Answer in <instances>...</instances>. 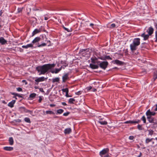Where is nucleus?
<instances>
[{"mask_svg":"<svg viewBox=\"0 0 157 157\" xmlns=\"http://www.w3.org/2000/svg\"><path fill=\"white\" fill-rule=\"evenodd\" d=\"M46 113L47 114H54V113L52 111H46Z\"/></svg>","mask_w":157,"mask_h":157,"instance_id":"obj_40","label":"nucleus"},{"mask_svg":"<svg viewBox=\"0 0 157 157\" xmlns=\"http://www.w3.org/2000/svg\"><path fill=\"white\" fill-rule=\"evenodd\" d=\"M69 114V113L68 112H67L66 113H64L63 114V115L64 116H67Z\"/></svg>","mask_w":157,"mask_h":157,"instance_id":"obj_46","label":"nucleus"},{"mask_svg":"<svg viewBox=\"0 0 157 157\" xmlns=\"http://www.w3.org/2000/svg\"><path fill=\"white\" fill-rule=\"evenodd\" d=\"M9 142L10 145H12L13 144V138L12 137H10L9 138Z\"/></svg>","mask_w":157,"mask_h":157,"instance_id":"obj_24","label":"nucleus"},{"mask_svg":"<svg viewBox=\"0 0 157 157\" xmlns=\"http://www.w3.org/2000/svg\"><path fill=\"white\" fill-rule=\"evenodd\" d=\"M64 111L63 110L61 109H58L57 111V114H61Z\"/></svg>","mask_w":157,"mask_h":157,"instance_id":"obj_27","label":"nucleus"},{"mask_svg":"<svg viewBox=\"0 0 157 157\" xmlns=\"http://www.w3.org/2000/svg\"><path fill=\"white\" fill-rule=\"evenodd\" d=\"M71 130L70 128H68L65 129L64 131V132L65 134H69L71 132Z\"/></svg>","mask_w":157,"mask_h":157,"instance_id":"obj_19","label":"nucleus"},{"mask_svg":"<svg viewBox=\"0 0 157 157\" xmlns=\"http://www.w3.org/2000/svg\"><path fill=\"white\" fill-rule=\"evenodd\" d=\"M153 78L154 80H155L157 78V69L154 72V75Z\"/></svg>","mask_w":157,"mask_h":157,"instance_id":"obj_23","label":"nucleus"},{"mask_svg":"<svg viewBox=\"0 0 157 157\" xmlns=\"http://www.w3.org/2000/svg\"><path fill=\"white\" fill-rule=\"evenodd\" d=\"M154 25L155 26V27L156 28V29H157V24L156 23H154Z\"/></svg>","mask_w":157,"mask_h":157,"instance_id":"obj_57","label":"nucleus"},{"mask_svg":"<svg viewBox=\"0 0 157 157\" xmlns=\"http://www.w3.org/2000/svg\"><path fill=\"white\" fill-rule=\"evenodd\" d=\"M153 139V138H151L150 139L148 138H147L145 140V143L146 144H147L149 142H150Z\"/></svg>","mask_w":157,"mask_h":157,"instance_id":"obj_30","label":"nucleus"},{"mask_svg":"<svg viewBox=\"0 0 157 157\" xmlns=\"http://www.w3.org/2000/svg\"><path fill=\"white\" fill-rule=\"evenodd\" d=\"M81 94V91H78V92H76L75 93V94L77 95H79Z\"/></svg>","mask_w":157,"mask_h":157,"instance_id":"obj_43","label":"nucleus"},{"mask_svg":"<svg viewBox=\"0 0 157 157\" xmlns=\"http://www.w3.org/2000/svg\"><path fill=\"white\" fill-rule=\"evenodd\" d=\"M36 96V94L35 93L31 94L29 95V97L30 98H33Z\"/></svg>","mask_w":157,"mask_h":157,"instance_id":"obj_37","label":"nucleus"},{"mask_svg":"<svg viewBox=\"0 0 157 157\" xmlns=\"http://www.w3.org/2000/svg\"><path fill=\"white\" fill-rule=\"evenodd\" d=\"M15 95L16 96H18V97H21V96H20V95H19V94H15Z\"/></svg>","mask_w":157,"mask_h":157,"instance_id":"obj_58","label":"nucleus"},{"mask_svg":"<svg viewBox=\"0 0 157 157\" xmlns=\"http://www.w3.org/2000/svg\"><path fill=\"white\" fill-rule=\"evenodd\" d=\"M156 114V113L154 112H151L150 109L147 111L146 113V115H150V116H154Z\"/></svg>","mask_w":157,"mask_h":157,"instance_id":"obj_11","label":"nucleus"},{"mask_svg":"<svg viewBox=\"0 0 157 157\" xmlns=\"http://www.w3.org/2000/svg\"><path fill=\"white\" fill-rule=\"evenodd\" d=\"M141 36L143 38V40H147L149 38V35L148 34H146L145 33H144L141 35Z\"/></svg>","mask_w":157,"mask_h":157,"instance_id":"obj_12","label":"nucleus"},{"mask_svg":"<svg viewBox=\"0 0 157 157\" xmlns=\"http://www.w3.org/2000/svg\"><path fill=\"white\" fill-rule=\"evenodd\" d=\"M147 116V118L148 120L150 118L152 117H151V116L150 115H146Z\"/></svg>","mask_w":157,"mask_h":157,"instance_id":"obj_50","label":"nucleus"},{"mask_svg":"<svg viewBox=\"0 0 157 157\" xmlns=\"http://www.w3.org/2000/svg\"><path fill=\"white\" fill-rule=\"evenodd\" d=\"M17 91L19 92L21 91L22 90V89L20 87L17 88Z\"/></svg>","mask_w":157,"mask_h":157,"instance_id":"obj_45","label":"nucleus"},{"mask_svg":"<svg viewBox=\"0 0 157 157\" xmlns=\"http://www.w3.org/2000/svg\"><path fill=\"white\" fill-rule=\"evenodd\" d=\"M49 18V17L48 16H44V19L45 20H47Z\"/></svg>","mask_w":157,"mask_h":157,"instance_id":"obj_47","label":"nucleus"},{"mask_svg":"<svg viewBox=\"0 0 157 157\" xmlns=\"http://www.w3.org/2000/svg\"><path fill=\"white\" fill-rule=\"evenodd\" d=\"M50 106L51 107H52L54 106H55V105H53V104H50Z\"/></svg>","mask_w":157,"mask_h":157,"instance_id":"obj_61","label":"nucleus"},{"mask_svg":"<svg viewBox=\"0 0 157 157\" xmlns=\"http://www.w3.org/2000/svg\"><path fill=\"white\" fill-rule=\"evenodd\" d=\"M67 66V64L65 63V65L61 66L59 68H55V69H53V68H52L50 70V72L52 73L57 74L62 69V68L64 69L66 66Z\"/></svg>","mask_w":157,"mask_h":157,"instance_id":"obj_3","label":"nucleus"},{"mask_svg":"<svg viewBox=\"0 0 157 157\" xmlns=\"http://www.w3.org/2000/svg\"><path fill=\"white\" fill-rule=\"evenodd\" d=\"M134 137L133 136H130L129 137V139L130 140H132L134 139Z\"/></svg>","mask_w":157,"mask_h":157,"instance_id":"obj_48","label":"nucleus"},{"mask_svg":"<svg viewBox=\"0 0 157 157\" xmlns=\"http://www.w3.org/2000/svg\"><path fill=\"white\" fill-rule=\"evenodd\" d=\"M15 102L16 101L15 100H12L8 104V105L11 108H12L13 107L15 103Z\"/></svg>","mask_w":157,"mask_h":157,"instance_id":"obj_16","label":"nucleus"},{"mask_svg":"<svg viewBox=\"0 0 157 157\" xmlns=\"http://www.w3.org/2000/svg\"><path fill=\"white\" fill-rule=\"evenodd\" d=\"M153 29L151 27H150L149 28L148 30L147 31V32L148 33V34L150 36L153 33Z\"/></svg>","mask_w":157,"mask_h":157,"instance_id":"obj_13","label":"nucleus"},{"mask_svg":"<svg viewBox=\"0 0 157 157\" xmlns=\"http://www.w3.org/2000/svg\"><path fill=\"white\" fill-rule=\"evenodd\" d=\"M109 151L108 148L104 149L100 152V155L101 157H107L108 155Z\"/></svg>","mask_w":157,"mask_h":157,"instance_id":"obj_4","label":"nucleus"},{"mask_svg":"<svg viewBox=\"0 0 157 157\" xmlns=\"http://www.w3.org/2000/svg\"><path fill=\"white\" fill-rule=\"evenodd\" d=\"M137 128L139 130H142L143 129L142 125L138 124L137 126Z\"/></svg>","mask_w":157,"mask_h":157,"instance_id":"obj_39","label":"nucleus"},{"mask_svg":"<svg viewBox=\"0 0 157 157\" xmlns=\"http://www.w3.org/2000/svg\"><path fill=\"white\" fill-rule=\"evenodd\" d=\"M155 108L154 109L155 111H157V104L155 105Z\"/></svg>","mask_w":157,"mask_h":157,"instance_id":"obj_55","label":"nucleus"},{"mask_svg":"<svg viewBox=\"0 0 157 157\" xmlns=\"http://www.w3.org/2000/svg\"><path fill=\"white\" fill-rule=\"evenodd\" d=\"M34 88L36 89H39V87L37 86H35L34 87Z\"/></svg>","mask_w":157,"mask_h":157,"instance_id":"obj_60","label":"nucleus"},{"mask_svg":"<svg viewBox=\"0 0 157 157\" xmlns=\"http://www.w3.org/2000/svg\"><path fill=\"white\" fill-rule=\"evenodd\" d=\"M101 59L102 60H105L106 59L112 60V59L109 56H106L104 57H101Z\"/></svg>","mask_w":157,"mask_h":157,"instance_id":"obj_20","label":"nucleus"},{"mask_svg":"<svg viewBox=\"0 0 157 157\" xmlns=\"http://www.w3.org/2000/svg\"><path fill=\"white\" fill-rule=\"evenodd\" d=\"M62 105H67L66 103L65 102H63L62 103Z\"/></svg>","mask_w":157,"mask_h":157,"instance_id":"obj_56","label":"nucleus"},{"mask_svg":"<svg viewBox=\"0 0 157 157\" xmlns=\"http://www.w3.org/2000/svg\"><path fill=\"white\" fill-rule=\"evenodd\" d=\"M98 122L101 125H106L107 124V121H102L100 119Z\"/></svg>","mask_w":157,"mask_h":157,"instance_id":"obj_22","label":"nucleus"},{"mask_svg":"<svg viewBox=\"0 0 157 157\" xmlns=\"http://www.w3.org/2000/svg\"><path fill=\"white\" fill-rule=\"evenodd\" d=\"M41 38L39 37H37L34 38V39L32 41V44H35L38 43L40 41Z\"/></svg>","mask_w":157,"mask_h":157,"instance_id":"obj_10","label":"nucleus"},{"mask_svg":"<svg viewBox=\"0 0 157 157\" xmlns=\"http://www.w3.org/2000/svg\"><path fill=\"white\" fill-rule=\"evenodd\" d=\"M140 121L138 120L137 121H134V123H139Z\"/></svg>","mask_w":157,"mask_h":157,"instance_id":"obj_53","label":"nucleus"},{"mask_svg":"<svg viewBox=\"0 0 157 157\" xmlns=\"http://www.w3.org/2000/svg\"><path fill=\"white\" fill-rule=\"evenodd\" d=\"M22 10V8H18L17 9V12L18 13H20L21 12Z\"/></svg>","mask_w":157,"mask_h":157,"instance_id":"obj_42","label":"nucleus"},{"mask_svg":"<svg viewBox=\"0 0 157 157\" xmlns=\"http://www.w3.org/2000/svg\"><path fill=\"white\" fill-rule=\"evenodd\" d=\"M149 133L148 135L151 136L153 133V130H148Z\"/></svg>","mask_w":157,"mask_h":157,"instance_id":"obj_41","label":"nucleus"},{"mask_svg":"<svg viewBox=\"0 0 157 157\" xmlns=\"http://www.w3.org/2000/svg\"><path fill=\"white\" fill-rule=\"evenodd\" d=\"M155 38L157 37V34L155 35Z\"/></svg>","mask_w":157,"mask_h":157,"instance_id":"obj_64","label":"nucleus"},{"mask_svg":"<svg viewBox=\"0 0 157 157\" xmlns=\"http://www.w3.org/2000/svg\"><path fill=\"white\" fill-rule=\"evenodd\" d=\"M19 110L21 113H29L30 111L27 109L25 107H21L19 108Z\"/></svg>","mask_w":157,"mask_h":157,"instance_id":"obj_7","label":"nucleus"},{"mask_svg":"<svg viewBox=\"0 0 157 157\" xmlns=\"http://www.w3.org/2000/svg\"><path fill=\"white\" fill-rule=\"evenodd\" d=\"M108 65V63L107 61H102L99 64V67L105 70Z\"/></svg>","mask_w":157,"mask_h":157,"instance_id":"obj_5","label":"nucleus"},{"mask_svg":"<svg viewBox=\"0 0 157 157\" xmlns=\"http://www.w3.org/2000/svg\"><path fill=\"white\" fill-rule=\"evenodd\" d=\"M59 78H56L52 79V82L54 83L55 82H58L59 81Z\"/></svg>","mask_w":157,"mask_h":157,"instance_id":"obj_28","label":"nucleus"},{"mask_svg":"<svg viewBox=\"0 0 157 157\" xmlns=\"http://www.w3.org/2000/svg\"><path fill=\"white\" fill-rule=\"evenodd\" d=\"M128 123L130 124H133L134 123V121H128Z\"/></svg>","mask_w":157,"mask_h":157,"instance_id":"obj_49","label":"nucleus"},{"mask_svg":"<svg viewBox=\"0 0 157 157\" xmlns=\"http://www.w3.org/2000/svg\"><path fill=\"white\" fill-rule=\"evenodd\" d=\"M149 122L150 123H153L154 121V118L152 117L148 120Z\"/></svg>","mask_w":157,"mask_h":157,"instance_id":"obj_32","label":"nucleus"},{"mask_svg":"<svg viewBox=\"0 0 157 157\" xmlns=\"http://www.w3.org/2000/svg\"><path fill=\"white\" fill-rule=\"evenodd\" d=\"M75 100L73 98H70L68 102L70 104H73L74 102L75 101Z\"/></svg>","mask_w":157,"mask_h":157,"instance_id":"obj_26","label":"nucleus"},{"mask_svg":"<svg viewBox=\"0 0 157 157\" xmlns=\"http://www.w3.org/2000/svg\"><path fill=\"white\" fill-rule=\"evenodd\" d=\"M97 59L96 58H91V62L93 63H95V60Z\"/></svg>","mask_w":157,"mask_h":157,"instance_id":"obj_36","label":"nucleus"},{"mask_svg":"<svg viewBox=\"0 0 157 157\" xmlns=\"http://www.w3.org/2000/svg\"><path fill=\"white\" fill-rule=\"evenodd\" d=\"M112 63L113 64H116L119 65H122L124 64L123 62L120 61L117 59H116L115 60H113L112 61Z\"/></svg>","mask_w":157,"mask_h":157,"instance_id":"obj_8","label":"nucleus"},{"mask_svg":"<svg viewBox=\"0 0 157 157\" xmlns=\"http://www.w3.org/2000/svg\"><path fill=\"white\" fill-rule=\"evenodd\" d=\"M24 121L25 122L28 123H30L31 121H30V119L29 118V117H25L24 119Z\"/></svg>","mask_w":157,"mask_h":157,"instance_id":"obj_31","label":"nucleus"},{"mask_svg":"<svg viewBox=\"0 0 157 157\" xmlns=\"http://www.w3.org/2000/svg\"><path fill=\"white\" fill-rule=\"evenodd\" d=\"M55 66V64H47L42 66H39L36 68V70L39 73V75H44L48 71L50 72V70L52 68H53Z\"/></svg>","mask_w":157,"mask_h":157,"instance_id":"obj_1","label":"nucleus"},{"mask_svg":"<svg viewBox=\"0 0 157 157\" xmlns=\"http://www.w3.org/2000/svg\"><path fill=\"white\" fill-rule=\"evenodd\" d=\"M62 90L63 92H65L66 94L67 93H68L69 92V90L67 88H65V89H62Z\"/></svg>","mask_w":157,"mask_h":157,"instance_id":"obj_29","label":"nucleus"},{"mask_svg":"<svg viewBox=\"0 0 157 157\" xmlns=\"http://www.w3.org/2000/svg\"><path fill=\"white\" fill-rule=\"evenodd\" d=\"M90 67L93 69H98L99 66L98 65H95L93 64L90 63Z\"/></svg>","mask_w":157,"mask_h":157,"instance_id":"obj_18","label":"nucleus"},{"mask_svg":"<svg viewBox=\"0 0 157 157\" xmlns=\"http://www.w3.org/2000/svg\"><path fill=\"white\" fill-rule=\"evenodd\" d=\"M40 91L42 92H44L43 89L42 88H39Z\"/></svg>","mask_w":157,"mask_h":157,"instance_id":"obj_52","label":"nucleus"},{"mask_svg":"<svg viewBox=\"0 0 157 157\" xmlns=\"http://www.w3.org/2000/svg\"><path fill=\"white\" fill-rule=\"evenodd\" d=\"M22 82H26V81L25 80H22Z\"/></svg>","mask_w":157,"mask_h":157,"instance_id":"obj_63","label":"nucleus"},{"mask_svg":"<svg viewBox=\"0 0 157 157\" xmlns=\"http://www.w3.org/2000/svg\"><path fill=\"white\" fill-rule=\"evenodd\" d=\"M141 155H142V153L141 152H140V155H138L137 157H140L141 156Z\"/></svg>","mask_w":157,"mask_h":157,"instance_id":"obj_59","label":"nucleus"},{"mask_svg":"<svg viewBox=\"0 0 157 157\" xmlns=\"http://www.w3.org/2000/svg\"><path fill=\"white\" fill-rule=\"evenodd\" d=\"M45 80V78L44 77H41L39 78H36L35 80V84L38 85L39 83L44 81Z\"/></svg>","mask_w":157,"mask_h":157,"instance_id":"obj_6","label":"nucleus"},{"mask_svg":"<svg viewBox=\"0 0 157 157\" xmlns=\"http://www.w3.org/2000/svg\"><path fill=\"white\" fill-rule=\"evenodd\" d=\"M42 97L41 96H40L39 97V100H38V101L40 103L41 102L42 100Z\"/></svg>","mask_w":157,"mask_h":157,"instance_id":"obj_44","label":"nucleus"},{"mask_svg":"<svg viewBox=\"0 0 157 157\" xmlns=\"http://www.w3.org/2000/svg\"><path fill=\"white\" fill-rule=\"evenodd\" d=\"M124 123L125 124H128V121H127L124 122Z\"/></svg>","mask_w":157,"mask_h":157,"instance_id":"obj_62","label":"nucleus"},{"mask_svg":"<svg viewBox=\"0 0 157 157\" xmlns=\"http://www.w3.org/2000/svg\"><path fill=\"white\" fill-rule=\"evenodd\" d=\"M63 28L65 30L67 31L68 32H71L72 31L71 29H69L64 27V26H63Z\"/></svg>","mask_w":157,"mask_h":157,"instance_id":"obj_34","label":"nucleus"},{"mask_svg":"<svg viewBox=\"0 0 157 157\" xmlns=\"http://www.w3.org/2000/svg\"><path fill=\"white\" fill-rule=\"evenodd\" d=\"M141 119L143 121L144 123H146V118L144 116H142Z\"/></svg>","mask_w":157,"mask_h":157,"instance_id":"obj_35","label":"nucleus"},{"mask_svg":"<svg viewBox=\"0 0 157 157\" xmlns=\"http://www.w3.org/2000/svg\"><path fill=\"white\" fill-rule=\"evenodd\" d=\"M41 30L40 29H36L32 32V36H34L35 34L40 33L41 32Z\"/></svg>","mask_w":157,"mask_h":157,"instance_id":"obj_9","label":"nucleus"},{"mask_svg":"<svg viewBox=\"0 0 157 157\" xmlns=\"http://www.w3.org/2000/svg\"><path fill=\"white\" fill-rule=\"evenodd\" d=\"M33 44H29L26 45H23L22 47L23 48L27 49L29 48H33Z\"/></svg>","mask_w":157,"mask_h":157,"instance_id":"obj_15","label":"nucleus"},{"mask_svg":"<svg viewBox=\"0 0 157 157\" xmlns=\"http://www.w3.org/2000/svg\"><path fill=\"white\" fill-rule=\"evenodd\" d=\"M46 45V44L45 43H43L40 44L39 45L37 46L38 47H41L43 46H45Z\"/></svg>","mask_w":157,"mask_h":157,"instance_id":"obj_38","label":"nucleus"},{"mask_svg":"<svg viewBox=\"0 0 157 157\" xmlns=\"http://www.w3.org/2000/svg\"><path fill=\"white\" fill-rule=\"evenodd\" d=\"M140 44V39L139 38H134L132 42L130 45V49L132 51L136 50L137 46Z\"/></svg>","mask_w":157,"mask_h":157,"instance_id":"obj_2","label":"nucleus"},{"mask_svg":"<svg viewBox=\"0 0 157 157\" xmlns=\"http://www.w3.org/2000/svg\"><path fill=\"white\" fill-rule=\"evenodd\" d=\"M90 26L92 28H94V24H93V23H90Z\"/></svg>","mask_w":157,"mask_h":157,"instance_id":"obj_51","label":"nucleus"},{"mask_svg":"<svg viewBox=\"0 0 157 157\" xmlns=\"http://www.w3.org/2000/svg\"><path fill=\"white\" fill-rule=\"evenodd\" d=\"M65 96H66L67 97H71V96H69V95H68V93H67H67H66V94Z\"/></svg>","mask_w":157,"mask_h":157,"instance_id":"obj_54","label":"nucleus"},{"mask_svg":"<svg viewBox=\"0 0 157 157\" xmlns=\"http://www.w3.org/2000/svg\"><path fill=\"white\" fill-rule=\"evenodd\" d=\"M4 149L6 151H11L13 149V148L11 147H4Z\"/></svg>","mask_w":157,"mask_h":157,"instance_id":"obj_21","label":"nucleus"},{"mask_svg":"<svg viewBox=\"0 0 157 157\" xmlns=\"http://www.w3.org/2000/svg\"><path fill=\"white\" fill-rule=\"evenodd\" d=\"M7 42L6 40H5L3 37H1L0 38V43L2 45L5 44Z\"/></svg>","mask_w":157,"mask_h":157,"instance_id":"obj_17","label":"nucleus"},{"mask_svg":"<svg viewBox=\"0 0 157 157\" xmlns=\"http://www.w3.org/2000/svg\"><path fill=\"white\" fill-rule=\"evenodd\" d=\"M68 74H66L62 77L63 82H65L68 78Z\"/></svg>","mask_w":157,"mask_h":157,"instance_id":"obj_14","label":"nucleus"},{"mask_svg":"<svg viewBox=\"0 0 157 157\" xmlns=\"http://www.w3.org/2000/svg\"><path fill=\"white\" fill-rule=\"evenodd\" d=\"M116 25L114 23H112L109 26V28L111 29L114 28L116 27Z\"/></svg>","mask_w":157,"mask_h":157,"instance_id":"obj_33","label":"nucleus"},{"mask_svg":"<svg viewBox=\"0 0 157 157\" xmlns=\"http://www.w3.org/2000/svg\"><path fill=\"white\" fill-rule=\"evenodd\" d=\"M86 50L84 49H82L80 51L79 53L80 54L82 55L83 56H85V53H86Z\"/></svg>","mask_w":157,"mask_h":157,"instance_id":"obj_25","label":"nucleus"}]
</instances>
